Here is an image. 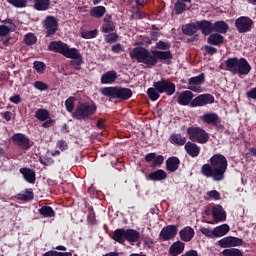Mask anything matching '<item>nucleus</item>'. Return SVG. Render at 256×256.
Here are the masks:
<instances>
[{
	"instance_id": "25",
	"label": "nucleus",
	"mask_w": 256,
	"mask_h": 256,
	"mask_svg": "<svg viewBox=\"0 0 256 256\" xmlns=\"http://www.w3.org/2000/svg\"><path fill=\"white\" fill-rule=\"evenodd\" d=\"M185 151L190 155V157H199V153H201V148L197 146V144L192 142H187L185 144Z\"/></svg>"
},
{
	"instance_id": "52",
	"label": "nucleus",
	"mask_w": 256,
	"mask_h": 256,
	"mask_svg": "<svg viewBox=\"0 0 256 256\" xmlns=\"http://www.w3.org/2000/svg\"><path fill=\"white\" fill-rule=\"evenodd\" d=\"M132 17L133 19H143V17H145V14L141 12V9L136 7L132 10Z\"/></svg>"
},
{
	"instance_id": "19",
	"label": "nucleus",
	"mask_w": 256,
	"mask_h": 256,
	"mask_svg": "<svg viewBox=\"0 0 256 256\" xmlns=\"http://www.w3.org/2000/svg\"><path fill=\"white\" fill-rule=\"evenodd\" d=\"M197 27L202 31L203 35H211L214 31L213 24L207 20L197 22Z\"/></svg>"
},
{
	"instance_id": "16",
	"label": "nucleus",
	"mask_w": 256,
	"mask_h": 256,
	"mask_svg": "<svg viewBox=\"0 0 256 256\" xmlns=\"http://www.w3.org/2000/svg\"><path fill=\"white\" fill-rule=\"evenodd\" d=\"M177 235V226L175 225H169L165 228H163L160 232V236L164 241H169L173 239Z\"/></svg>"
},
{
	"instance_id": "49",
	"label": "nucleus",
	"mask_w": 256,
	"mask_h": 256,
	"mask_svg": "<svg viewBox=\"0 0 256 256\" xmlns=\"http://www.w3.org/2000/svg\"><path fill=\"white\" fill-rule=\"evenodd\" d=\"M186 9L187 5H185V2H177L175 4V11L177 15H181V13H183V11H185Z\"/></svg>"
},
{
	"instance_id": "36",
	"label": "nucleus",
	"mask_w": 256,
	"mask_h": 256,
	"mask_svg": "<svg viewBox=\"0 0 256 256\" xmlns=\"http://www.w3.org/2000/svg\"><path fill=\"white\" fill-rule=\"evenodd\" d=\"M39 213L43 217H48V218L55 217V210H53V208L50 206H42L39 209Z\"/></svg>"
},
{
	"instance_id": "42",
	"label": "nucleus",
	"mask_w": 256,
	"mask_h": 256,
	"mask_svg": "<svg viewBox=\"0 0 256 256\" xmlns=\"http://www.w3.org/2000/svg\"><path fill=\"white\" fill-rule=\"evenodd\" d=\"M99 31L95 30H88L81 33L83 39H95L97 37Z\"/></svg>"
},
{
	"instance_id": "61",
	"label": "nucleus",
	"mask_w": 256,
	"mask_h": 256,
	"mask_svg": "<svg viewBox=\"0 0 256 256\" xmlns=\"http://www.w3.org/2000/svg\"><path fill=\"white\" fill-rule=\"evenodd\" d=\"M182 256H199V253H197L196 250H189L185 252V254H183Z\"/></svg>"
},
{
	"instance_id": "14",
	"label": "nucleus",
	"mask_w": 256,
	"mask_h": 256,
	"mask_svg": "<svg viewBox=\"0 0 256 256\" xmlns=\"http://www.w3.org/2000/svg\"><path fill=\"white\" fill-rule=\"evenodd\" d=\"M44 27L46 29L47 37L51 35H55L57 33V19L53 16H47L45 21H44Z\"/></svg>"
},
{
	"instance_id": "44",
	"label": "nucleus",
	"mask_w": 256,
	"mask_h": 256,
	"mask_svg": "<svg viewBox=\"0 0 256 256\" xmlns=\"http://www.w3.org/2000/svg\"><path fill=\"white\" fill-rule=\"evenodd\" d=\"M36 117L39 119V121H47V118L49 117V111L46 109H39L36 112Z\"/></svg>"
},
{
	"instance_id": "62",
	"label": "nucleus",
	"mask_w": 256,
	"mask_h": 256,
	"mask_svg": "<svg viewBox=\"0 0 256 256\" xmlns=\"http://www.w3.org/2000/svg\"><path fill=\"white\" fill-rule=\"evenodd\" d=\"M12 115L13 114L10 111L2 113V117H3V119H5V121H9L11 119Z\"/></svg>"
},
{
	"instance_id": "23",
	"label": "nucleus",
	"mask_w": 256,
	"mask_h": 256,
	"mask_svg": "<svg viewBox=\"0 0 256 256\" xmlns=\"http://www.w3.org/2000/svg\"><path fill=\"white\" fill-rule=\"evenodd\" d=\"M202 121L204 123H207V125H219L220 120H219V115L216 113H205L202 116Z\"/></svg>"
},
{
	"instance_id": "40",
	"label": "nucleus",
	"mask_w": 256,
	"mask_h": 256,
	"mask_svg": "<svg viewBox=\"0 0 256 256\" xmlns=\"http://www.w3.org/2000/svg\"><path fill=\"white\" fill-rule=\"evenodd\" d=\"M34 197L33 190L28 189L23 194H18V199L20 201H31Z\"/></svg>"
},
{
	"instance_id": "6",
	"label": "nucleus",
	"mask_w": 256,
	"mask_h": 256,
	"mask_svg": "<svg viewBox=\"0 0 256 256\" xmlns=\"http://www.w3.org/2000/svg\"><path fill=\"white\" fill-rule=\"evenodd\" d=\"M97 111V106L95 104L82 103L77 106L76 110L73 112L72 116L74 119H87L91 115H95Z\"/></svg>"
},
{
	"instance_id": "51",
	"label": "nucleus",
	"mask_w": 256,
	"mask_h": 256,
	"mask_svg": "<svg viewBox=\"0 0 256 256\" xmlns=\"http://www.w3.org/2000/svg\"><path fill=\"white\" fill-rule=\"evenodd\" d=\"M200 232L203 235H205L206 237H210V239H214L215 238L214 230H211V228L202 227V228H200Z\"/></svg>"
},
{
	"instance_id": "4",
	"label": "nucleus",
	"mask_w": 256,
	"mask_h": 256,
	"mask_svg": "<svg viewBox=\"0 0 256 256\" xmlns=\"http://www.w3.org/2000/svg\"><path fill=\"white\" fill-rule=\"evenodd\" d=\"M49 51H54V53H60L67 59H81V53L77 48H70L69 45L61 41H52L48 45Z\"/></svg>"
},
{
	"instance_id": "10",
	"label": "nucleus",
	"mask_w": 256,
	"mask_h": 256,
	"mask_svg": "<svg viewBox=\"0 0 256 256\" xmlns=\"http://www.w3.org/2000/svg\"><path fill=\"white\" fill-rule=\"evenodd\" d=\"M203 83H205V74L201 73L188 80V89L194 93H203V88H201Z\"/></svg>"
},
{
	"instance_id": "39",
	"label": "nucleus",
	"mask_w": 256,
	"mask_h": 256,
	"mask_svg": "<svg viewBox=\"0 0 256 256\" xmlns=\"http://www.w3.org/2000/svg\"><path fill=\"white\" fill-rule=\"evenodd\" d=\"M224 256H243V252L237 248H229L222 251Z\"/></svg>"
},
{
	"instance_id": "3",
	"label": "nucleus",
	"mask_w": 256,
	"mask_h": 256,
	"mask_svg": "<svg viewBox=\"0 0 256 256\" xmlns=\"http://www.w3.org/2000/svg\"><path fill=\"white\" fill-rule=\"evenodd\" d=\"M226 69L232 75H249L251 64L245 58H229L226 60Z\"/></svg>"
},
{
	"instance_id": "27",
	"label": "nucleus",
	"mask_w": 256,
	"mask_h": 256,
	"mask_svg": "<svg viewBox=\"0 0 256 256\" xmlns=\"http://www.w3.org/2000/svg\"><path fill=\"white\" fill-rule=\"evenodd\" d=\"M34 2L36 11H47L51 7V0H30Z\"/></svg>"
},
{
	"instance_id": "21",
	"label": "nucleus",
	"mask_w": 256,
	"mask_h": 256,
	"mask_svg": "<svg viewBox=\"0 0 256 256\" xmlns=\"http://www.w3.org/2000/svg\"><path fill=\"white\" fill-rule=\"evenodd\" d=\"M185 251V243L181 241L174 242L169 248V254L171 256L181 255Z\"/></svg>"
},
{
	"instance_id": "41",
	"label": "nucleus",
	"mask_w": 256,
	"mask_h": 256,
	"mask_svg": "<svg viewBox=\"0 0 256 256\" xmlns=\"http://www.w3.org/2000/svg\"><path fill=\"white\" fill-rule=\"evenodd\" d=\"M7 2L10 5H13V7L22 9L23 7H27V3L29 2V0H7Z\"/></svg>"
},
{
	"instance_id": "7",
	"label": "nucleus",
	"mask_w": 256,
	"mask_h": 256,
	"mask_svg": "<svg viewBox=\"0 0 256 256\" xmlns=\"http://www.w3.org/2000/svg\"><path fill=\"white\" fill-rule=\"evenodd\" d=\"M187 134L191 141H197V143H207L209 141V134L201 127H189Z\"/></svg>"
},
{
	"instance_id": "43",
	"label": "nucleus",
	"mask_w": 256,
	"mask_h": 256,
	"mask_svg": "<svg viewBox=\"0 0 256 256\" xmlns=\"http://www.w3.org/2000/svg\"><path fill=\"white\" fill-rule=\"evenodd\" d=\"M147 94H148V97H150L151 101H157V99H159V90H157V88H149L147 90Z\"/></svg>"
},
{
	"instance_id": "34",
	"label": "nucleus",
	"mask_w": 256,
	"mask_h": 256,
	"mask_svg": "<svg viewBox=\"0 0 256 256\" xmlns=\"http://www.w3.org/2000/svg\"><path fill=\"white\" fill-rule=\"evenodd\" d=\"M229 225L222 224L218 227H215L214 230V237H224V235L229 233Z\"/></svg>"
},
{
	"instance_id": "28",
	"label": "nucleus",
	"mask_w": 256,
	"mask_h": 256,
	"mask_svg": "<svg viewBox=\"0 0 256 256\" xmlns=\"http://www.w3.org/2000/svg\"><path fill=\"white\" fill-rule=\"evenodd\" d=\"M20 173L27 183H35V171L29 168H21Z\"/></svg>"
},
{
	"instance_id": "35",
	"label": "nucleus",
	"mask_w": 256,
	"mask_h": 256,
	"mask_svg": "<svg viewBox=\"0 0 256 256\" xmlns=\"http://www.w3.org/2000/svg\"><path fill=\"white\" fill-rule=\"evenodd\" d=\"M214 27V31H216V33H227V31H229V25L227 23H225V21H218L216 23H214L213 25Z\"/></svg>"
},
{
	"instance_id": "31",
	"label": "nucleus",
	"mask_w": 256,
	"mask_h": 256,
	"mask_svg": "<svg viewBox=\"0 0 256 256\" xmlns=\"http://www.w3.org/2000/svg\"><path fill=\"white\" fill-rule=\"evenodd\" d=\"M106 12L107 9L104 6H95L90 10V17H94V19H101Z\"/></svg>"
},
{
	"instance_id": "37",
	"label": "nucleus",
	"mask_w": 256,
	"mask_h": 256,
	"mask_svg": "<svg viewBox=\"0 0 256 256\" xmlns=\"http://www.w3.org/2000/svg\"><path fill=\"white\" fill-rule=\"evenodd\" d=\"M170 139L171 143H175V145H185L187 143V138L181 134H172Z\"/></svg>"
},
{
	"instance_id": "53",
	"label": "nucleus",
	"mask_w": 256,
	"mask_h": 256,
	"mask_svg": "<svg viewBox=\"0 0 256 256\" xmlns=\"http://www.w3.org/2000/svg\"><path fill=\"white\" fill-rule=\"evenodd\" d=\"M117 39H119V35H117V33H110L105 37L106 43H115Z\"/></svg>"
},
{
	"instance_id": "47",
	"label": "nucleus",
	"mask_w": 256,
	"mask_h": 256,
	"mask_svg": "<svg viewBox=\"0 0 256 256\" xmlns=\"http://www.w3.org/2000/svg\"><path fill=\"white\" fill-rule=\"evenodd\" d=\"M65 107L69 113H72V111L75 109V98L69 97L65 101Z\"/></svg>"
},
{
	"instance_id": "8",
	"label": "nucleus",
	"mask_w": 256,
	"mask_h": 256,
	"mask_svg": "<svg viewBox=\"0 0 256 256\" xmlns=\"http://www.w3.org/2000/svg\"><path fill=\"white\" fill-rule=\"evenodd\" d=\"M153 87L157 89L158 93H166L167 95H173L175 93V84L166 79L154 82Z\"/></svg>"
},
{
	"instance_id": "56",
	"label": "nucleus",
	"mask_w": 256,
	"mask_h": 256,
	"mask_svg": "<svg viewBox=\"0 0 256 256\" xmlns=\"http://www.w3.org/2000/svg\"><path fill=\"white\" fill-rule=\"evenodd\" d=\"M57 147L58 149H60V151H66V149H68L67 142H65L64 140H59L57 142Z\"/></svg>"
},
{
	"instance_id": "11",
	"label": "nucleus",
	"mask_w": 256,
	"mask_h": 256,
	"mask_svg": "<svg viewBox=\"0 0 256 256\" xmlns=\"http://www.w3.org/2000/svg\"><path fill=\"white\" fill-rule=\"evenodd\" d=\"M215 103V97L211 94H202L191 101V107H203Z\"/></svg>"
},
{
	"instance_id": "48",
	"label": "nucleus",
	"mask_w": 256,
	"mask_h": 256,
	"mask_svg": "<svg viewBox=\"0 0 256 256\" xmlns=\"http://www.w3.org/2000/svg\"><path fill=\"white\" fill-rule=\"evenodd\" d=\"M33 65H34V69L37 71V73H40V74L45 73V67H46L45 63L40 62V61H35L33 63Z\"/></svg>"
},
{
	"instance_id": "1",
	"label": "nucleus",
	"mask_w": 256,
	"mask_h": 256,
	"mask_svg": "<svg viewBox=\"0 0 256 256\" xmlns=\"http://www.w3.org/2000/svg\"><path fill=\"white\" fill-rule=\"evenodd\" d=\"M130 57L131 59H136L138 63H144L148 67H154L158 61H169V59H173V54H171V51L154 50L149 52L144 47H136L130 51Z\"/></svg>"
},
{
	"instance_id": "9",
	"label": "nucleus",
	"mask_w": 256,
	"mask_h": 256,
	"mask_svg": "<svg viewBox=\"0 0 256 256\" xmlns=\"http://www.w3.org/2000/svg\"><path fill=\"white\" fill-rule=\"evenodd\" d=\"M238 33H249L253 27V20L247 16H241L235 21Z\"/></svg>"
},
{
	"instance_id": "64",
	"label": "nucleus",
	"mask_w": 256,
	"mask_h": 256,
	"mask_svg": "<svg viewBox=\"0 0 256 256\" xmlns=\"http://www.w3.org/2000/svg\"><path fill=\"white\" fill-rule=\"evenodd\" d=\"M43 256H57V251H48Z\"/></svg>"
},
{
	"instance_id": "26",
	"label": "nucleus",
	"mask_w": 256,
	"mask_h": 256,
	"mask_svg": "<svg viewBox=\"0 0 256 256\" xmlns=\"http://www.w3.org/2000/svg\"><path fill=\"white\" fill-rule=\"evenodd\" d=\"M150 181H165L167 179V172L165 170H156L148 175Z\"/></svg>"
},
{
	"instance_id": "63",
	"label": "nucleus",
	"mask_w": 256,
	"mask_h": 256,
	"mask_svg": "<svg viewBox=\"0 0 256 256\" xmlns=\"http://www.w3.org/2000/svg\"><path fill=\"white\" fill-rule=\"evenodd\" d=\"M155 156H156L155 153H149V154L146 155L145 159H146V161H148V162H151V161L154 162V161H155Z\"/></svg>"
},
{
	"instance_id": "60",
	"label": "nucleus",
	"mask_w": 256,
	"mask_h": 256,
	"mask_svg": "<svg viewBox=\"0 0 256 256\" xmlns=\"http://www.w3.org/2000/svg\"><path fill=\"white\" fill-rule=\"evenodd\" d=\"M249 99H256V87L246 93Z\"/></svg>"
},
{
	"instance_id": "13",
	"label": "nucleus",
	"mask_w": 256,
	"mask_h": 256,
	"mask_svg": "<svg viewBox=\"0 0 256 256\" xmlns=\"http://www.w3.org/2000/svg\"><path fill=\"white\" fill-rule=\"evenodd\" d=\"M12 140L16 145H18V147H20V149H24L26 151L27 149H31V141L22 133L15 134L12 137Z\"/></svg>"
},
{
	"instance_id": "57",
	"label": "nucleus",
	"mask_w": 256,
	"mask_h": 256,
	"mask_svg": "<svg viewBox=\"0 0 256 256\" xmlns=\"http://www.w3.org/2000/svg\"><path fill=\"white\" fill-rule=\"evenodd\" d=\"M157 49H169L171 46L163 41H159L156 43Z\"/></svg>"
},
{
	"instance_id": "29",
	"label": "nucleus",
	"mask_w": 256,
	"mask_h": 256,
	"mask_svg": "<svg viewBox=\"0 0 256 256\" xmlns=\"http://www.w3.org/2000/svg\"><path fill=\"white\" fill-rule=\"evenodd\" d=\"M140 234L138 231L133 229L125 230V238L129 243H137L139 241Z\"/></svg>"
},
{
	"instance_id": "58",
	"label": "nucleus",
	"mask_w": 256,
	"mask_h": 256,
	"mask_svg": "<svg viewBox=\"0 0 256 256\" xmlns=\"http://www.w3.org/2000/svg\"><path fill=\"white\" fill-rule=\"evenodd\" d=\"M113 53H121L123 51V46L121 44H115L112 46Z\"/></svg>"
},
{
	"instance_id": "45",
	"label": "nucleus",
	"mask_w": 256,
	"mask_h": 256,
	"mask_svg": "<svg viewBox=\"0 0 256 256\" xmlns=\"http://www.w3.org/2000/svg\"><path fill=\"white\" fill-rule=\"evenodd\" d=\"M24 41L26 45H34L37 43V37L33 33H28L24 36Z\"/></svg>"
},
{
	"instance_id": "12",
	"label": "nucleus",
	"mask_w": 256,
	"mask_h": 256,
	"mask_svg": "<svg viewBox=\"0 0 256 256\" xmlns=\"http://www.w3.org/2000/svg\"><path fill=\"white\" fill-rule=\"evenodd\" d=\"M212 217L215 223H223L227 220V212L221 205H214L212 208Z\"/></svg>"
},
{
	"instance_id": "33",
	"label": "nucleus",
	"mask_w": 256,
	"mask_h": 256,
	"mask_svg": "<svg viewBox=\"0 0 256 256\" xmlns=\"http://www.w3.org/2000/svg\"><path fill=\"white\" fill-rule=\"evenodd\" d=\"M224 40L225 38L221 34L214 33L208 37L207 43H209V45H221Z\"/></svg>"
},
{
	"instance_id": "30",
	"label": "nucleus",
	"mask_w": 256,
	"mask_h": 256,
	"mask_svg": "<svg viewBox=\"0 0 256 256\" xmlns=\"http://www.w3.org/2000/svg\"><path fill=\"white\" fill-rule=\"evenodd\" d=\"M104 24L102 26L103 33H111L115 31V23H113L111 16H106L104 19Z\"/></svg>"
},
{
	"instance_id": "59",
	"label": "nucleus",
	"mask_w": 256,
	"mask_h": 256,
	"mask_svg": "<svg viewBox=\"0 0 256 256\" xmlns=\"http://www.w3.org/2000/svg\"><path fill=\"white\" fill-rule=\"evenodd\" d=\"M11 103H14L15 105H18V103H21V96L15 95L10 97Z\"/></svg>"
},
{
	"instance_id": "32",
	"label": "nucleus",
	"mask_w": 256,
	"mask_h": 256,
	"mask_svg": "<svg viewBox=\"0 0 256 256\" xmlns=\"http://www.w3.org/2000/svg\"><path fill=\"white\" fill-rule=\"evenodd\" d=\"M182 31L185 35H195L199 31V26H197V22L186 24L182 27Z\"/></svg>"
},
{
	"instance_id": "50",
	"label": "nucleus",
	"mask_w": 256,
	"mask_h": 256,
	"mask_svg": "<svg viewBox=\"0 0 256 256\" xmlns=\"http://www.w3.org/2000/svg\"><path fill=\"white\" fill-rule=\"evenodd\" d=\"M35 89H38V91H47L49 89V85L44 83L43 81H36L34 83Z\"/></svg>"
},
{
	"instance_id": "24",
	"label": "nucleus",
	"mask_w": 256,
	"mask_h": 256,
	"mask_svg": "<svg viewBox=\"0 0 256 256\" xmlns=\"http://www.w3.org/2000/svg\"><path fill=\"white\" fill-rule=\"evenodd\" d=\"M181 161L177 157H170L166 160V169L170 173H175L179 169V164Z\"/></svg>"
},
{
	"instance_id": "20",
	"label": "nucleus",
	"mask_w": 256,
	"mask_h": 256,
	"mask_svg": "<svg viewBox=\"0 0 256 256\" xmlns=\"http://www.w3.org/2000/svg\"><path fill=\"white\" fill-rule=\"evenodd\" d=\"M117 81V72L115 70L104 73L101 77V83L103 85H111Z\"/></svg>"
},
{
	"instance_id": "17",
	"label": "nucleus",
	"mask_w": 256,
	"mask_h": 256,
	"mask_svg": "<svg viewBox=\"0 0 256 256\" xmlns=\"http://www.w3.org/2000/svg\"><path fill=\"white\" fill-rule=\"evenodd\" d=\"M181 241L189 243L195 237V230L191 226H186L179 232Z\"/></svg>"
},
{
	"instance_id": "2",
	"label": "nucleus",
	"mask_w": 256,
	"mask_h": 256,
	"mask_svg": "<svg viewBox=\"0 0 256 256\" xmlns=\"http://www.w3.org/2000/svg\"><path fill=\"white\" fill-rule=\"evenodd\" d=\"M229 167L227 158L222 154H214L210 158V164H204L201 168V173L204 177L213 179V181H223L225 173Z\"/></svg>"
},
{
	"instance_id": "15",
	"label": "nucleus",
	"mask_w": 256,
	"mask_h": 256,
	"mask_svg": "<svg viewBox=\"0 0 256 256\" xmlns=\"http://www.w3.org/2000/svg\"><path fill=\"white\" fill-rule=\"evenodd\" d=\"M219 245L223 249L227 247H239V245H243V240L237 237H225L219 240Z\"/></svg>"
},
{
	"instance_id": "18",
	"label": "nucleus",
	"mask_w": 256,
	"mask_h": 256,
	"mask_svg": "<svg viewBox=\"0 0 256 256\" xmlns=\"http://www.w3.org/2000/svg\"><path fill=\"white\" fill-rule=\"evenodd\" d=\"M15 23L13 20L4 21V25H0V37H5L11 33V31H15Z\"/></svg>"
},
{
	"instance_id": "55",
	"label": "nucleus",
	"mask_w": 256,
	"mask_h": 256,
	"mask_svg": "<svg viewBox=\"0 0 256 256\" xmlns=\"http://www.w3.org/2000/svg\"><path fill=\"white\" fill-rule=\"evenodd\" d=\"M204 51L208 55H215V53H217V48H215L213 46H205Z\"/></svg>"
},
{
	"instance_id": "5",
	"label": "nucleus",
	"mask_w": 256,
	"mask_h": 256,
	"mask_svg": "<svg viewBox=\"0 0 256 256\" xmlns=\"http://www.w3.org/2000/svg\"><path fill=\"white\" fill-rule=\"evenodd\" d=\"M104 97H111V99H131L133 97V91L129 88H117V87H105L101 90Z\"/></svg>"
},
{
	"instance_id": "38",
	"label": "nucleus",
	"mask_w": 256,
	"mask_h": 256,
	"mask_svg": "<svg viewBox=\"0 0 256 256\" xmlns=\"http://www.w3.org/2000/svg\"><path fill=\"white\" fill-rule=\"evenodd\" d=\"M113 239H114V241H117L118 243H125V241H126L125 230H123V229L116 230L113 234Z\"/></svg>"
},
{
	"instance_id": "22",
	"label": "nucleus",
	"mask_w": 256,
	"mask_h": 256,
	"mask_svg": "<svg viewBox=\"0 0 256 256\" xmlns=\"http://www.w3.org/2000/svg\"><path fill=\"white\" fill-rule=\"evenodd\" d=\"M193 101V92L186 90L180 93L178 96L179 105H189Z\"/></svg>"
},
{
	"instance_id": "46",
	"label": "nucleus",
	"mask_w": 256,
	"mask_h": 256,
	"mask_svg": "<svg viewBox=\"0 0 256 256\" xmlns=\"http://www.w3.org/2000/svg\"><path fill=\"white\" fill-rule=\"evenodd\" d=\"M206 197H208V199H212L213 201H219V199H221V193H219L217 190H211L206 193Z\"/></svg>"
},
{
	"instance_id": "54",
	"label": "nucleus",
	"mask_w": 256,
	"mask_h": 256,
	"mask_svg": "<svg viewBox=\"0 0 256 256\" xmlns=\"http://www.w3.org/2000/svg\"><path fill=\"white\" fill-rule=\"evenodd\" d=\"M163 161H165V158H163L162 155H156L153 162L154 167H159V165H163Z\"/></svg>"
}]
</instances>
